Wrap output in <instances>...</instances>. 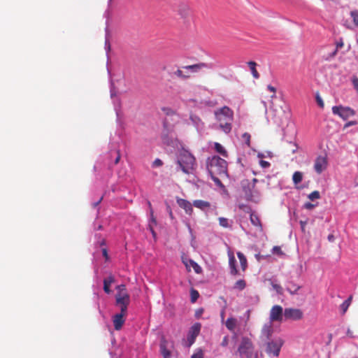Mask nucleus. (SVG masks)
<instances>
[{
    "label": "nucleus",
    "mask_w": 358,
    "mask_h": 358,
    "mask_svg": "<svg viewBox=\"0 0 358 358\" xmlns=\"http://www.w3.org/2000/svg\"><path fill=\"white\" fill-rule=\"evenodd\" d=\"M217 120L220 122V127L228 134L231 130L234 112L227 106H224L215 112Z\"/></svg>",
    "instance_id": "f257e3e1"
},
{
    "label": "nucleus",
    "mask_w": 358,
    "mask_h": 358,
    "mask_svg": "<svg viewBox=\"0 0 358 358\" xmlns=\"http://www.w3.org/2000/svg\"><path fill=\"white\" fill-rule=\"evenodd\" d=\"M207 169L210 176H224L227 174V163L218 156H213L208 159Z\"/></svg>",
    "instance_id": "f03ea898"
},
{
    "label": "nucleus",
    "mask_w": 358,
    "mask_h": 358,
    "mask_svg": "<svg viewBox=\"0 0 358 358\" xmlns=\"http://www.w3.org/2000/svg\"><path fill=\"white\" fill-rule=\"evenodd\" d=\"M178 164L183 173L189 174L196 166L195 157L187 150H182L178 157Z\"/></svg>",
    "instance_id": "7ed1b4c3"
},
{
    "label": "nucleus",
    "mask_w": 358,
    "mask_h": 358,
    "mask_svg": "<svg viewBox=\"0 0 358 358\" xmlns=\"http://www.w3.org/2000/svg\"><path fill=\"white\" fill-rule=\"evenodd\" d=\"M254 350L252 341L248 337H243L238 348V353L241 357L251 358Z\"/></svg>",
    "instance_id": "20e7f679"
},
{
    "label": "nucleus",
    "mask_w": 358,
    "mask_h": 358,
    "mask_svg": "<svg viewBox=\"0 0 358 358\" xmlns=\"http://www.w3.org/2000/svg\"><path fill=\"white\" fill-rule=\"evenodd\" d=\"M331 110L334 115L339 116L343 120H346L350 117L355 115L354 109L349 106H343L342 105L334 106Z\"/></svg>",
    "instance_id": "39448f33"
},
{
    "label": "nucleus",
    "mask_w": 358,
    "mask_h": 358,
    "mask_svg": "<svg viewBox=\"0 0 358 358\" xmlns=\"http://www.w3.org/2000/svg\"><path fill=\"white\" fill-rule=\"evenodd\" d=\"M130 303V296L127 292H122L115 295V305L120 309V313H127V308Z\"/></svg>",
    "instance_id": "423d86ee"
},
{
    "label": "nucleus",
    "mask_w": 358,
    "mask_h": 358,
    "mask_svg": "<svg viewBox=\"0 0 358 358\" xmlns=\"http://www.w3.org/2000/svg\"><path fill=\"white\" fill-rule=\"evenodd\" d=\"M328 159L325 154L324 155H319L315 159L314 171L317 174H321L324 171L327 169Z\"/></svg>",
    "instance_id": "0eeeda50"
},
{
    "label": "nucleus",
    "mask_w": 358,
    "mask_h": 358,
    "mask_svg": "<svg viewBox=\"0 0 358 358\" xmlns=\"http://www.w3.org/2000/svg\"><path fill=\"white\" fill-rule=\"evenodd\" d=\"M282 342L280 339H275L268 342L266 347V353L269 355L278 356Z\"/></svg>",
    "instance_id": "6e6552de"
},
{
    "label": "nucleus",
    "mask_w": 358,
    "mask_h": 358,
    "mask_svg": "<svg viewBox=\"0 0 358 358\" xmlns=\"http://www.w3.org/2000/svg\"><path fill=\"white\" fill-rule=\"evenodd\" d=\"M201 325L200 323H195L189 330L187 337V346L189 348L194 343L196 338L200 333Z\"/></svg>",
    "instance_id": "1a4fd4ad"
},
{
    "label": "nucleus",
    "mask_w": 358,
    "mask_h": 358,
    "mask_svg": "<svg viewBox=\"0 0 358 358\" xmlns=\"http://www.w3.org/2000/svg\"><path fill=\"white\" fill-rule=\"evenodd\" d=\"M283 317L282 308L279 305L273 306L270 311V322H280Z\"/></svg>",
    "instance_id": "9d476101"
},
{
    "label": "nucleus",
    "mask_w": 358,
    "mask_h": 358,
    "mask_svg": "<svg viewBox=\"0 0 358 358\" xmlns=\"http://www.w3.org/2000/svg\"><path fill=\"white\" fill-rule=\"evenodd\" d=\"M178 14L185 20H188L192 15L190 6L185 2L180 3L178 6Z\"/></svg>",
    "instance_id": "9b49d317"
},
{
    "label": "nucleus",
    "mask_w": 358,
    "mask_h": 358,
    "mask_svg": "<svg viewBox=\"0 0 358 358\" xmlns=\"http://www.w3.org/2000/svg\"><path fill=\"white\" fill-rule=\"evenodd\" d=\"M127 313H119L113 317V322L115 330L119 331L122 329L125 322Z\"/></svg>",
    "instance_id": "f8f14e48"
},
{
    "label": "nucleus",
    "mask_w": 358,
    "mask_h": 358,
    "mask_svg": "<svg viewBox=\"0 0 358 358\" xmlns=\"http://www.w3.org/2000/svg\"><path fill=\"white\" fill-rule=\"evenodd\" d=\"M182 260L188 271H190V267H192L196 273H200L201 272L202 269L201 266L192 259L182 257Z\"/></svg>",
    "instance_id": "ddd939ff"
},
{
    "label": "nucleus",
    "mask_w": 358,
    "mask_h": 358,
    "mask_svg": "<svg viewBox=\"0 0 358 358\" xmlns=\"http://www.w3.org/2000/svg\"><path fill=\"white\" fill-rule=\"evenodd\" d=\"M177 203L180 208H183L185 210L186 213L189 215H191L192 213V205L189 201L183 199H178Z\"/></svg>",
    "instance_id": "4468645a"
},
{
    "label": "nucleus",
    "mask_w": 358,
    "mask_h": 358,
    "mask_svg": "<svg viewBox=\"0 0 358 358\" xmlns=\"http://www.w3.org/2000/svg\"><path fill=\"white\" fill-rule=\"evenodd\" d=\"M208 67V66L206 63H199L196 64L185 66L183 67V69L190 70L193 73H197L201 69Z\"/></svg>",
    "instance_id": "2eb2a0df"
},
{
    "label": "nucleus",
    "mask_w": 358,
    "mask_h": 358,
    "mask_svg": "<svg viewBox=\"0 0 358 358\" xmlns=\"http://www.w3.org/2000/svg\"><path fill=\"white\" fill-rule=\"evenodd\" d=\"M236 260L233 254L229 255V264L230 267V273L232 275H237L238 271L236 267Z\"/></svg>",
    "instance_id": "dca6fc26"
},
{
    "label": "nucleus",
    "mask_w": 358,
    "mask_h": 358,
    "mask_svg": "<svg viewBox=\"0 0 358 358\" xmlns=\"http://www.w3.org/2000/svg\"><path fill=\"white\" fill-rule=\"evenodd\" d=\"M272 322H269L267 324H265L262 330V334L266 338H268L273 332V327Z\"/></svg>",
    "instance_id": "f3484780"
},
{
    "label": "nucleus",
    "mask_w": 358,
    "mask_h": 358,
    "mask_svg": "<svg viewBox=\"0 0 358 358\" xmlns=\"http://www.w3.org/2000/svg\"><path fill=\"white\" fill-rule=\"evenodd\" d=\"M193 205L198 208L201 210H204L207 208H209L210 204L209 202L203 201V200H195L193 202Z\"/></svg>",
    "instance_id": "a211bd4d"
},
{
    "label": "nucleus",
    "mask_w": 358,
    "mask_h": 358,
    "mask_svg": "<svg viewBox=\"0 0 358 358\" xmlns=\"http://www.w3.org/2000/svg\"><path fill=\"white\" fill-rule=\"evenodd\" d=\"M237 324V320L234 317H229L226 322V327L231 331H234Z\"/></svg>",
    "instance_id": "6ab92c4d"
},
{
    "label": "nucleus",
    "mask_w": 358,
    "mask_h": 358,
    "mask_svg": "<svg viewBox=\"0 0 358 358\" xmlns=\"http://www.w3.org/2000/svg\"><path fill=\"white\" fill-rule=\"evenodd\" d=\"M250 222L254 226L257 227L260 230L262 229V223L259 217L253 213L250 214Z\"/></svg>",
    "instance_id": "aec40b11"
},
{
    "label": "nucleus",
    "mask_w": 358,
    "mask_h": 358,
    "mask_svg": "<svg viewBox=\"0 0 358 358\" xmlns=\"http://www.w3.org/2000/svg\"><path fill=\"white\" fill-rule=\"evenodd\" d=\"M248 65L250 67L252 76L256 79L259 78V74L256 69L257 63L255 62L250 61L248 62Z\"/></svg>",
    "instance_id": "412c9836"
},
{
    "label": "nucleus",
    "mask_w": 358,
    "mask_h": 358,
    "mask_svg": "<svg viewBox=\"0 0 358 358\" xmlns=\"http://www.w3.org/2000/svg\"><path fill=\"white\" fill-rule=\"evenodd\" d=\"M237 256H238V258L239 259L241 268L244 271L248 266V262H247L246 257L241 252H237Z\"/></svg>",
    "instance_id": "4be33fe9"
},
{
    "label": "nucleus",
    "mask_w": 358,
    "mask_h": 358,
    "mask_svg": "<svg viewBox=\"0 0 358 358\" xmlns=\"http://www.w3.org/2000/svg\"><path fill=\"white\" fill-rule=\"evenodd\" d=\"M215 150L224 157H228V153L224 147L219 143H215Z\"/></svg>",
    "instance_id": "5701e85b"
},
{
    "label": "nucleus",
    "mask_w": 358,
    "mask_h": 358,
    "mask_svg": "<svg viewBox=\"0 0 358 358\" xmlns=\"http://www.w3.org/2000/svg\"><path fill=\"white\" fill-rule=\"evenodd\" d=\"M302 178L303 173L300 171H295L292 175V181L296 185H298V184L302 180Z\"/></svg>",
    "instance_id": "b1692460"
},
{
    "label": "nucleus",
    "mask_w": 358,
    "mask_h": 358,
    "mask_svg": "<svg viewBox=\"0 0 358 358\" xmlns=\"http://www.w3.org/2000/svg\"><path fill=\"white\" fill-rule=\"evenodd\" d=\"M303 316V313L299 309L292 308V320H300Z\"/></svg>",
    "instance_id": "393cba45"
},
{
    "label": "nucleus",
    "mask_w": 358,
    "mask_h": 358,
    "mask_svg": "<svg viewBox=\"0 0 358 358\" xmlns=\"http://www.w3.org/2000/svg\"><path fill=\"white\" fill-rule=\"evenodd\" d=\"M351 299L352 296H350L341 304L340 308L343 313L346 312V310H348L349 306L350 305Z\"/></svg>",
    "instance_id": "a878e982"
},
{
    "label": "nucleus",
    "mask_w": 358,
    "mask_h": 358,
    "mask_svg": "<svg viewBox=\"0 0 358 358\" xmlns=\"http://www.w3.org/2000/svg\"><path fill=\"white\" fill-rule=\"evenodd\" d=\"M246 286L245 281L244 280H238L234 285V289L238 290H243Z\"/></svg>",
    "instance_id": "bb28decb"
},
{
    "label": "nucleus",
    "mask_w": 358,
    "mask_h": 358,
    "mask_svg": "<svg viewBox=\"0 0 358 358\" xmlns=\"http://www.w3.org/2000/svg\"><path fill=\"white\" fill-rule=\"evenodd\" d=\"M350 16L355 27H358V10H354L350 12Z\"/></svg>",
    "instance_id": "cd10ccee"
},
{
    "label": "nucleus",
    "mask_w": 358,
    "mask_h": 358,
    "mask_svg": "<svg viewBox=\"0 0 358 358\" xmlns=\"http://www.w3.org/2000/svg\"><path fill=\"white\" fill-rule=\"evenodd\" d=\"M317 205H318V202H316L315 203H313L308 201L303 204L302 208L311 210L313 208H315L316 206H317Z\"/></svg>",
    "instance_id": "c85d7f7f"
},
{
    "label": "nucleus",
    "mask_w": 358,
    "mask_h": 358,
    "mask_svg": "<svg viewBox=\"0 0 358 358\" xmlns=\"http://www.w3.org/2000/svg\"><path fill=\"white\" fill-rule=\"evenodd\" d=\"M199 296V294L198 291H196L194 289H192L191 292H190L191 301L192 303L196 302V300L198 299Z\"/></svg>",
    "instance_id": "c756f323"
},
{
    "label": "nucleus",
    "mask_w": 358,
    "mask_h": 358,
    "mask_svg": "<svg viewBox=\"0 0 358 358\" xmlns=\"http://www.w3.org/2000/svg\"><path fill=\"white\" fill-rule=\"evenodd\" d=\"M308 198L311 200L314 201L315 199H319L320 198V193L319 191H313L310 194L308 195Z\"/></svg>",
    "instance_id": "7c9ffc66"
},
{
    "label": "nucleus",
    "mask_w": 358,
    "mask_h": 358,
    "mask_svg": "<svg viewBox=\"0 0 358 358\" xmlns=\"http://www.w3.org/2000/svg\"><path fill=\"white\" fill-rule=\"evenodd\" d=\"M219 224L221 227L224 228H229L230 227V224H229L228 219L225 217H220L219 218Z\"/></svg>",
    "instance_id": "2f4dec72"
},
{
    "label": "nucleus",
    "mask_w": 358,
    "mask_h": 358,
    "mask_svg": "<svg viewBox=\"0 0 358 358\" xmlns=\"http://www.w3.org/2000/svg\"><path fill=\"white\" fill-rule=\"evenodd\" d=\"M174 75L180 78L186 79L189 78V75L185 74L183 71L180 69H178L174 72Z\"/></svg>",
    "instance_id": "473e14b6"
},
{
    "label": "nucleus",
    "mask_w": 358,
    "mask_h": 358,
    "mask_svg": "<svg viewBox=\"0 0 358 358\" xmlns=\"http://www.w3.org/2000/svg\"><path fill=\"white\" fill-rule=\"evenodd\" d=\"M315 100L320 108H323L324 106V103L319 92L315 93Z\"/></svg>",
    "instance_id": "72a5a7b5"
},
{
    "label": "nucleus",
    "mask_w": 358,
    "mask_h": 358,
    "mask_svg": "<svg viewBox=\"0 0 358 358\" xmlns=\"http://www.w3.org/2000/svg\"><path fill=\"white\" fill-rule=\"evenodd\" d=\"M161 352L164 357V358H170L171 352L169 350L166 348L164 345H161Z\"/></svg>",
    "instance_id": "f704fd0d"
},
{
    "label": "nucleus",
    "mask_w": 358,
    "mask_h": 358,
    "mask_svg": "<svg viewBox=\"0 0 358 358\" xmlns=\"http://www.w3.org/2000/svg\"><path fill=\"white\" fill-rule=\"evenodd\" d=\"M270 283L273 289L278 294H281L282 291V288L280 285L273 282V281L270 280Z\"/></svg>",
    "instance_id": "c9c22d12"
},
{
    "label": "nucleus",
    "mask_w": 358,
    "mask_h": 358,
    "mask_svg": "<svg viewBox=\"0 0 358 358\" xmlns=\"http://www.w3.org/2000/svg\"><path fill=\"white\" fill-rule=\"evenodd\" d=\"M242 139L245 142L248 146H250V135L248 133H244L242 135Z\"/></svg>",
    "instance_id": "e433bc0d"
},
{
    "label": "nucleus",
    "mask_w": 358,
    "mask_h": 358,
    "mask_svg": "<svg viewBox=\"0 0 358 358\" xmlns=\"http://www.w3.org/2000/svg\"><path fill=\"white\" fill-rule=\"evenodd\" d=\"M191 358H203V353L201 350H198L196 352L194 353Z\"/></svg>",
    "instance_id": "4c0bfd02"
},
{
    "label": "nucleus",
    "mask_w": 358,
    "mask_h": 358,
    "mask_svg": "<svg viewBox=\"0 0 358 358\" xmlns=\"http://www.w3.org/2000/svg\"><path fill=\"white\" fill-rule=\"evenodd\" d=\"M217 176L218 175H213V176H211L212 180L215 182V184L221 187V186H222V183L221 180L217 177Z\"/></svg>",
    "instance_id": "58836bf2"
},
{
    "label": "nucleus",
    "mask_w": 358,
    "mask_h": 358,
    "mask_svg": "<svg viewBox=\"0 0 358 358\" xmlns=\"http://www.w3.org/2000/svg\"><path fill=\"white\" fill-rule=\"evenodd\" d=\"M115 282V278L113 275H110L108 277L104 278L103 282H107L108 284H112Z\"/></svg>",
    "instance_id": "ea45409f"
},
{
    "label": "nucleus",
    "mask_w": 358,
    "mask_h": 358,
    "mask_svg": "<svg viewBox=\"0 0 358 358\" xmlns=\"http://www.w3.org/2000/svg\"><path fill=\"white\" fill-rule=\"evenodd\" d=\"M352 85H353L355 90L358 93V78H357V77L353 78L352 80Z\"/></svg>",
    "instance_id": "a19ab883"
},
{
    "label": "nucleus",
    "mask_w": 358,
    "mask_h": 358,
    "mask_svg": "<svg viewBox=\"0 0 358 358\" xmlns=\"http://www.w3.org/2000/svg\"><path fill=\"white\" fill-rule=\"evenodd\" d=\"M273 254H276L278 255H282L281 248L279 246H274L273 248Z\"/></svg>",
    "instance_id": "79ce46f5"
},
{
    "label": "nucleus",
    "mask_w": 358,
    "mask_h": 358,
    "mask_svg": "<svg viewBox=\"0 0 358 358\" xmlns=\"http://www.w3.org/2000/svg\"><path fill=\"white\" fill-rule=\"evenodd\" d=\"M117 294H121L122 292H127L126 287L124 285H120L117 287Z\"/></svg>",
    "instance_id": "37998d69"
},
{
    "label": "nucleus",
    "mask_w": 358,
    "mask_h": 358,
    "mask_svg": "<svg viewBox=\"0 0 358 358\" xmlns=\"http://www.w3.org/2000/svg\"><path fill=\"white\" fill-rule=\"evenodd\" d=\"M110 284L103 282V290L106 294H110L111 292V290L110 289Z\"/></svg>",
    "instance_id": "c03bdc74"
},
{
    "label": "nucleus",
    "mask_w": 358,
    "mask_h": 358,
    "mask_svg": "<svg viewBox=\"0 0 358 358\" xmlns=\"http://www.w3.org/2000/svg\"><path fill=\"white\" fill-rule=\"evenodd\" d=\"M203 313V308H199L195 311V317L199 319L201 317L202 314Z\"/></svg>",
    "instance_id": "a18cd8bd"
},
{
    "label": "nucleus",
    "mask_w": 358,
    "mask_h": 358,
    "mask_svg": "<svg viewBox=\"0 0 358 358\" xmlns=\"http://www.w3.org/2000/svg\"><path fill=\"white\" fill-rule=\"evenodd\" d=\"M336 48L337 49H339V48H341L343 47L344 45V43H343V40L342 38H340L337 41H336Z\"/></svg>",
    "instance_id": "49530a36"
},
{
    "label": "nucleus",
    "mask_w": 358,
    "mask_h": 358,
    "mask_svg": "<svg viewBox=\"0 0 358 358\" xmlns=\"http://www.w3.org/2000/svg\"><path fill=\"white\" fill-rule=\"evenodd\" d=\"M229 344V337L227 336H224L222 339V341L221 343V345L222 347H226Z\"/></svg>",
    "instance_id": "de8ad7c7"
},
{
    "label": "nucleus",
    "mask_w": 358,
    "mask_h": 358,
    "mask_svg": "<svg viewBox=\"0 0 358 358\" xmlns=\"http://www.w3.org/2000/svg\"><path fill=\"white\" fill-rule=\"evenodd\" d=\"M357 124V122L355 120L349 121L345 124L344 128H348L349 127L356 125Z\"/></svg>",
    "instance_id": "09e8293b"
},
{
    "label": "nucleus",
    "mask_w": 358,
    "mask_h": 358,
    "mask_svg": "<svg viewBox=\"0 0 358 358\" xmlns=\"http://www.w3.org/2000/svg\"><path fill=\"white\" fill-rule=\"evenodd\" d=\"M163 164L162 162L161 159H156L153 163H152V166H161Z\"/></svg>",
    "instance_id": "8fccbe9b"
},
{
    "label": "nucleus",
    "mask_w": 358,
    "mask_h": 358,
    "mask_svg": "<svg viewBox=\"0 0 358 358\" xmlns=\"http://www.w3.org/2000/svg\"><path fill=\"white\" fill-rule=\"evenodd\" d=\"M259 163L262 168H267L270 166V163L266 161L261 160Z\"/></svg>",
    "instance_id": "3c124183"
},
{
    "label": "nucleus",
    "mask_w": 358,
    "mask_h": 358,
    "mask_svg": "<svg viewBox=\"0 0 358 358\" xmlns=\"http://www.w3.org/2000/svg\"><path fill=\"white\" fill-rule=\"evenodd\" d=\"M102 255L105 257L106 261L108 260L109 256H108V250H107L106 248H103L102 249Z\"/></svg>",
    "instance_id": "603ef678"
},
{
    "label": "nucleus",
    "mask_w": 358,
    "mask_h": 358,
    "mask_svg": "<svg viewBox=\"0 0 358 358\" xmlns=\"http://www.w3.org/2000/svg\"><path fill=\"white\" fill-rule=\"evenodd\" d=\"M285 316L286 317H291V308H286L285 310Z\"/></svg>",
    "instance_id": "864d4df0"
},
{
    "label": "nucleus",
    "mask_w": 358,
    "mask_h": 358,
    "mask_svg": "<svg viewBox=\"0 0 358 358\" xmlns=\"http://www.w3.org/2000/svg\"><path fill=\"white\" fill-rule=\"evenodd\" d=\"M327 239L329 242H334L335 240V237L333 234H329L327 236Z\"/></svg>",
    "instance_id": "5fc2aeb1"
},
{
    "label": "nucleus",
    "mask_w": 358,
    "mask_h": 358,
    "mask_svg": "<svg viewBox=\"0 0 358 358\" xmlns=\"http://www.w3.org/2000/svg\"><path fill=\"white\" fill-rule=\"evenodd\" d=\"M300 289V287L298 286L296 289H295L294 290H292V300L294 299V297L296 295H298V294L296 293L297 290H299Z\"/></svg>",
    "instance_id": "6e6d98bb"
},
{
    "label": "nucleus",
    "mask_w": 358,
    "mask_h": 358,
    "mask_svg": "<svg viewBox=\"0 0 358 358\" xmlns=\"http://www.w3.org/2000/svg\"><path fill=\"white\" fill-rule=\"evenodd\" d=\"M268 90L272 92L273 94L275 93V88L271 85H268L267 87Z\"/></svg>",
    "instance_id": "4d7b16f0"
},
{
    "label": "nucleus",
    "mask_w": 358,
    "mask_h": 358,
    "mask_svg": "<svg viewBox=\"0 0 358 358\" xmlns=\"http://www.w3.org/2000/svg\"><path fill=\"white\" fill-rule=\"evenodd\" d=\"M120 159V153L118 152L117 157H116V159H115V164H117L119 162Z\"/></svg>",
    "instance_id": "13d9d810"
},
{
    "label": "nucleus",
    "mask_w": 358,
    "mask_h": 358,
    "mask_svg": "<svg viewBox=\"0 0 358 358\" xmlns=\"http://www.w3.org/2000/svg\"><path fill=\"white\" fill-rule=\"evenodd\" d=\"M347 335H348V336H350V337H353V336H352V331H351L350 329H348V331H347Z\"/></svg>",
    "instance_id": "bf43d9fd"
},
{
    "label": "nucleus",
    "mask_w": 358,
    "mask_h": 358,
    "mask_svg": "<svg viewBox=\"0 0 358 358\" xmlns=\"http://www.w3.org/2000/svg\"><path fill=\"white\" fill-rule=\"evenodd\" d=\"M292 144L296 147V149L292 150V153H294L296 152V150L298 149V145L296 143H292Z\"/></svg>",
    "instance_id": "052dcab7"
},
{
    "label": "nucleus",
    "mask_w": 358,
    "mask_h": 358,
    "mask_svg": "<svg viewBox=\"0 0 358 358\" xmlns=\"http://www.w3.org/2000/svg\"><path fill=\"white\" fill-rule=\"evenodd\" d=\"M224 317V310H222L221 313V318L223 320Z\"/></svg>",
    "instance_id": "680f3d73"
},
{
    "label": "nucleus",
    "mask_w": 358,
    "mask_h": 358,
    "mask_svg": "<svg viewBox=\"0 0 358 358\" xmlns=\"http://www.w3.org/2000/svg\"><path fill=\"white\" fill-rule=\"evenodd\" d=\"M102 229V226L101 225H99L96 228V230H101Z\"/></svg>",
    "instance_id": "e2e57ef3"
},
{
    "label": "nucleus",
    "mask_w": 358,
    "mask_h": 358,
    "mask_svg": "<svg viewBox=\"0 0 358 358\" xmlns=\"http://www.w3.org/2000/svg\"><path fill=\"white\" fill-rule=\"evenodd\" d=\"M338 51V49L336 48L332 53V55H335Z\"/></svg>",
    "instance_id": "0e129e2a"
},
{
    "label": "nucleus",
    "mask_w": 358,
    "mask_h": 358,
    "mask_svg": "<svg viewBox=\"0 0 358 358\" xmlns=\"http://www.w3.org/2000/svg\"><path fill=\"white\" fill-rule=\"evenodd\" d=\"M105 243H106L105 240H103V241H101V245H105Z\"/></svg>",
    "instance_id": "69168bd1"
},
{
    "label": "nucleus",
    "mask_w": 358,
    "mask_h": 358,
    "mask_svg": "<svg viewBox=\"0 0 358 358\" xmlns=\"http://www.w3.org/2000/svg\"><path fill=\"white\" fill-rule=\"evenodd\" d=\"M329 341H331V338H332V334H330L329 335Z\"/></svg>",
    "instance_id": "338daca9"
},
{
    "label": "nucleus",
    "mask_w": 358,
    "mask_h": 358,
    "mask_svg": "<svg viewBox=\"0 0 358 358\" xmlns=\"http://www.w3.org/2000/svg\"><path fill=\"white\" fill-rule=\"evenodd\" d=\"M169 216H171V217H173V214H172V212H171V210H170V213H169Z\"/></svg>",
    "instance_id": "774afa93"
}]
</instances>
